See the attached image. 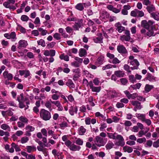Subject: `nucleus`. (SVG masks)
<instances>
[{
  "instance_id": "6e6d98bb",
  "label": "nucleus",
  "mask_w": 159,
  "mask_h": 159,
  "mask_svg": "<svg viewBox=\"0 0 159 159\" xmlns=\"http://www.w3.org/2000/svg\"><path fill=\"white\" fill-rule=\"evenodd\" d=\"M107 127V125L106 123H102L101 124V126L99 128V129L100 131H103L104 129Z\"/></svg>"
},
{
  "instance_id": "f03ea898",
  "label": "nucleus",
  "mask_w": 159,
  "mask_h": 159,
  "mask_svg": "<svg viewBox=\"0 0 159 159\" xmlns=\"http://www.w3.org/2000/svg\"><path fill=\"white\" fill-rule=\"evenodd\" d=\"M40 115L41 117L45 120H48L51 117L50 112L43 109H42L40 110Z\"/></svg>"
},
{
  "instance_id": "052dcab7",
  "label": "nucleus",
  "mask_w": 159,
  "mask_h": 159,
  "mask_svg": "<svg viewBox=\"0 0 159 159\" xmlns=\"http://www.w3.org/2000/svg\"><path fill=\"white\" fill-rule=\"evenodd\" d=\"M149 130L148 129L147 131L144 132L143 130H141L139 131L138 133V136L139 137H142L143 135H145L148 131Z\"/></svg>"
},
{
  "instance_id": "774afa93",
  "label": "nucleus",
  "mask_w": 159,
  "mask_h": 159,
  "mask_svg": "<svg viewBox=\"0 0 159 159\" xmlns=\"http://www.w3.org/2000/svg\"><path fill=\"white\" fill-rule=\"evenodd\" d=\"M153 146L156 148L159 147V139L157 141L154 142L153 144Z\"/></svg>"
},
{
  "instance_id": "0e129e2a",
  "label": "nucleus",
  "mask_w": 159,
  "mask_h": 159,
  "mask_svg": "<svg viewBox=\"0 0 159 159\" xmlns=\"http://www.w3.org/2000/svg\"><path fill=\"white\" fill-rule=\"evenodd\" d=\"M37 148L38 151L43 152L44 154H45V153H46V152L43 149V145L42 146H38Z\"/></svg>"
},
{
  "instance_id": "680f3d73",
  "label": "nucleus",
  "mask_w": 159,
  "mask_h": 159,
  "mask_svg": "<svg viewBox=\"0 0 159 159\" xmlns=\"http://www.w3.org/2000/svg\"><path fill=\"white\" fill-rule=\"evenodd\" d=\"M137 16L142 17L144 16V13L142 11L137 10Z\"/></svg>"
},
{
  "instance_id": "69168bd1",
  "label": "nucleus",
  "mask_w": 159,
  "mask_h": 159,
  "mask_svg": "<svg viewBox=\"0 0 159 159\" xmlns=\"http://www.w3.org/2000/svg\"><path fill=\"white\" fill-rule=\"evenodd\" d=\"M71 65L72 66L75 67H79L80 66V65L76 61L71 62Z\"/></svg>"
},
{
  "instance_id": "f8f14e48",
  "label": "nucleus",
  "mask_w": 159,
  "mask_h": 159,
  "mask_svg": "<svg viewBox=\"0 0 159 159\" xmlns=\"http://www.w3.org/2000/svg\"><path fill=\"white\" fill-rule=\"evenodd\" d=\"M117 50L120 54H125L127 53V51L125 48L122 45H118L117 47Z\"/></svg>"
},
{
  "instance_id": "09e8293b",
  "label": "nucleus",
  "mask_w": 159,
  "mask_h": 159,
  "mask_svg": "<svg viewBox=\"0 0 159 159\" xmlns=\"http://www.w3.org/2000/svg\"><path fill=\"white\" fill-rule=\"evenodd\" d=\"M11 147H13L16 152H19L20 151L19 146L14 143H12L11 144Z\"/></svg>"
},
{
  "instance_id": "ddd939ff",
  "label": "nucleus",
  "mask_w": 159,
  "mask_h": 159,
  "mask_svg": "<svg viewBox=\"0 0 159 159\" xmlns=\"http://www.w3.org/2000/svg\"><path fill=\"white\" fill-rule=\"evenodd\" d=\"M89 85L92 91L96 92H99L101 90L100 87H95L93 86L92 81H90L89 82Z\"/></svg>"
},
{
  "instance_id": "a19ab883",
  "label": "nucleus",
  "mask_w": 159,
  "mask_h": 159,
  "mask_svg": "<svg viewBox=\"0 0 159 159\" xmlns=\"http://www.w3.org/2000/svg\"><path fill=\"white\" fill-rule=\"evenodd\" d=\"M19 120L20 121L23 122L25 124H27L28 123L29 120L27 118L24 116H21L19 117Z\"/></svg>"
},
{
  "instance_id": "473e14b6",
  "label": "nucleus",
  "mask_w": 159,
  "mask_h": 159,
  "mask_svg": "<svg viewBox=\"0 0 159 159\" xmlns=\"http://www.w3.org/2000/svg\"><path fill=\"white\" fill-rule=\"evenodd\" d=\"M136 116L139 119L141 120L143 122L146 118L145 115L144 114L137 113Z\"/></svg>"
},
{
  "instance_id": "c85d7f7f",
  "label": "nucleus",
  "mask_w": 159,
  "mask_h": 159,
  "mask_svg": "<svg viewBox=\"0 0 159 159\" xmlns=\"http://www.w3.org/2000/svg\"><path fill=\"white\" fill-rule=\"evenodd\" d=\"M78 111L77 108L76 107H73L71 106L69 110V113L72 116L74 115V113H77Z\"/></svg>"
},
{
  "instance_id": "a211bd4d",
  "label": "nucleus",
  "mask_w": 159,
  "mask_h": 159,
  "mask_svg": "<svg viewBox=\"0 0 159 159\" xmlns=\"http://www.w3.org/2000/svg\"><path fill=\"white\" fill-rule=\"evenodd\" d=\"M52 103L54 104L58 108L57 110L59 111H62L63 108L61 105V103L59 101H52Z\"/></svg>"
},
{
  "instance_id": "1a4fd4ad",
  "label": "nucleus",
  "mask_w": 159,
  "mask_h": 159,
  "mask_svg": "<svg viewBox=\"0 0 159 159\" xmlns=\"http://www.w3.org/2000/svg\"><path fill=\"white\" fill-rule=\"evenodd\" d=\"M35 128L30 125L26 126L25 129L26 130L25 133V135L26 136H30L31 135L30 132L34 131L35 130Z\"/></svg>"
},
{
  "instance_id": "338daca9",
  "label": "nucleus",
  "mask_w": 159,
  "mask_h": 159,
  "mask_svg": "<svg viewBox=\"0 0 159 159\" xmlns=\"http://www.w3.org/2000/svg\"><path fill=\"white\" fill-rule=\"evenodd\" d=\"M136 140L137 142L141 143L143 142H145L146 141V139L145 138H143L138 139Z\"/></svg>"
},
{
  "instance_id": "aec40b11",
  "label": "nucleus",
  "mask_w": 159,
  "mask_h": 159,
  "mask_svg": "<svg viewBox=\"0 0 159 159\" xmlns=\"http://www.w3.org/2000/svg\"><path fill=\"white\" fill-rule=\"evenodd\" d=\"M109 14L106 11H103L101 14L100 18L101 19H106L108 18Z\"/></svg>"
},
{
  "instance_id": "4d7b16f0",
  "label": "nucleus",
  "mask_w": 159,
  "mask_h": 159,
  "mask_svg": "<svg viewBox=\"0 0 159 159\" xmlns=\"http://www.w3.org/2000/svg\"><path fill=\"white\" fill-rule=\"evenodd\" d=\"M129 80L132 83H134L136 81V79L134 75H131L129 76Z\"/></svg>"
},
{
  "instance_id": "e2e57ef3",
  "label": "nucleus",
  "mask_w": 159,
  "mask_h": 159,
  "mask_svg": "<svg viewBox=\"0 0 159 159\" xmlns=\"http://www.w3.org/2000/svg\"><path fill=\"white\" fill-rule=\"evenodd\" d=\"M112 67V65L110 64H108L105 65L102 67V69L103 70H105L111 68Z\"/></svg>"
},
{
  "instance_id": "6e6552de",
  "label": "nucleus",
  "mask_w": 159,
  "mask_h": 159,
  "mask_svg": "<svg viewBox=\"0 0 159 159\" xmlns=\"http://www.w3.org/2000/svg\"><path fill=\"white\" fill-rule=\"evenodd\" d=\"M4 35L8 39H11V41L13 42L15 41L16 39V34L14 32H12L10 34H5Z\"/></svg>"
},
{
  "instance_id": "6ab92c4d",
  "label": "nucleus",
  "mask_w": 159,
  "mask_h": 159,
  "mask_svg": "<svg viewBox=\"0 0 159 159\" xmlns=\"http://www.w3.org/2000/svg\"><path fill=\"white\" fill-rule=\"evenodd\" d=\"M115 25L116 28V30L119 33H121L125 30V28L121 26V24L120 22L116 23Z\"/></svg>"
},
{
  "instance_id": "ea45409f",
  "label": "nucleus",
  "mask_w": 159,
  "mask_h": 159,
  "mask_svg": "<svg viewBox=\"0 0 159 159\" xmlns=\"http://www.w3.org/2000/svg\"><path fill=\"white\" fill-rule=\"evenodd\" d=\"M75 8L77 10L82 11L84 9V7L82 3H79L77 4L75 6Z\"/></svg>"
},
{
  "instance_id": "3c124183",
  "label": "nucleus",
  "mask_w": 159,
  "mask_h": 159,
  "mask_svg": "<svg viewBox=\"0 0 159 159\" xmlns=\"http://www.w3.org/2000/svg\"><path fill=\"white\" fill-rule=\"evenodd\" d=\"M37 43L38 45H40L43 47L45 46L46 45L45 41L43 39H40V40H38L37 41Z\"/></svg>"
},
{
  "instance_id": "c03bdc74",
  "label": "nucleus",
  "mask_w": 159,
  "mask_h": 159,
  "mask_svg": "<svg viewBox=\"0 0 159 159\" xmlns=\"http://www.w3.org/2000/svg\"><path fill=\"white\" fill-rule=\"evenodd\" d=\"M104 57L103 56H101L97 59V63L99 64H102L103 63L104 60Z\"/></svg>"
},
{
  "instance_id": "2eb2a0df",
  "label": "nucleus",
  "mask_w": 159,
  "mask_h": 159,
  "mask_svg": "<svg viewBox=\"0 0 159 159\" xmlns=\"http://www.w3.org/2000/svg\"><path fill=\"white\" fill-rule=\"evenodd\" d=\"M145 80H148L151 82H156L157 81V78L150 73H148Z\"/></svg>"
},
{
  "instance_id": "de8ad7c7",
  "label": "nucleus",
  "mask_w": 159,
  "mask_h": 159,
  "mask_svg": "<svg viewBox=\"0 0 159 159\" xmlns=\"http://www.w3.org/2000/svg\"><path fill=\"white\" fill-rule=\"evenodd\" d=\"M53 37L57 40H59L61 39V35L58 33H55L53 35Z\"/></svg>"
},
{
  "instance_id": "c756f323",
  "label": "nucleus",
  "mask_w": 159,
  "mask_h": 159,
  "mask_svg": "<svg viewBox=\"0 0 159 159\" xmlns=\"http://www.w3.org/2000/svg\"><path fill=\"white\" fill-rule=\"evenodd\" d=\"M26 149L27 152L29 153H30L36 150V148L34 146H26Z\"/></svg>"
},
{
  "instance_id": "72a5a7b5",
  "label": "nucleus",
  "mask_w": 159,
  "mask_h": 159,
  "mask_svg": "<svg viewBox=\"0 0 159 159\" xmlns=\"http://www.w3.org/2000/svg\"><path fill=\"white\" fill-rule=\"evenodd\" d=\"M78 131L79 134L82 135L84 134L86 131V129L83 126H81L79 128Z\"/></svg>"
},
{
  "instance_id": "7ed1b4c3",
  "label": "nucleus",
  "mask_w": 159,
  "mask_h": 159,
  "mask_svg": "<svg viewBox=\"0 0 159 159\" xmlns=\"http://www.w3.org/2000/svg\"><path fill=\"white\" fill-rule=\"evenodd\" d=\"M154 29H142L141 30V32L142 34H144L145 36H148L149 37L151 36H154L155 34L153 31Z\"/></svg>"
},
{
  "instance_id": "5701e85b",
  "label": "nucleus",
  "mask_w": 159,
  "mask_h": 159,
  "mask_svg": "<svg viewBox=\"0 0 159 159\" xmlns=\"http://www.w3.org/2000/svg\"><path fill=\"white\" fill-rule=\"evenodd\" d=\"M103 37L102 34H100L97 37L93 39L95 43H102Z\"/></svg>"
},
{
  "instance_id": "39448f33",
  "label": "nucleus",
  "mask_w": 159,
  "mask_h": 159,
  "mask_svg": "<svg viewBox=\"0 0 159 159\" xmlns=\"http://www.w3.org/2000/svg\"><path fill=\"white\" fill-rule=\"evenodd\" d=\"M124 33L125 35H123L120 36V40L123 41H129L131 39L130 34L129 31L128 30H125Z\"/></svg>"
},
{
  "instance_id": "a878e982",
  "label": "nucleus",
  "mask_w": 159,
  "mask_h": 159,
  "mask_svg": "<svg viewBox=\"0 0 159 159\" xmlns=\"http://www.w3.org/2000/svg\"><path fill=\"white\" fill-rule=\"evenodd\" d=\"M151 16L156 20H159V13L157 11L152 13Z\"/></svg>"
},
{
  "instance_id": "58836bf2",
  "label": "nucleus",
  "mask_w": 159,
  "mask_h": 159,
  "mask_svg": "<svg viewBox=\"0 0 159 159\" xmlns=\"http://www.w3.org/2000/svg\"><path fill=\"white\" fill-rule=\"evenodd\" d=\"M1 128L5 130H7L9 131H10L11 128L10 126L7 124H3L1 125Z\"/></svg>"
},
{
  "instance_id": "20e7f679",
  "label": "nucleus",
  "mask_w": 159,
  "mask_h": 159,
  "mask_svg": "<svg viewBox=\"0 0 159 159\" xmlns=\"http://www.w3.org/2000/svg\"><path fill=\"white\" fill-rule=\"evenodd\" d=\"M95 144L98 147H100L104 146L106 143V141H105L104 139L98 136L96 137L94 141Z\"/></svg>"
},
{
  "instance_id": "c9c22d12",
  "label": "nucleus",
  "mask_w": 159,
  "mask_h": 159,
  "mask_svg": "<svg viewBox=\"0 0 159 159\" xmlns=\"http://www.w3.org/2000/svg\"><path fill=\"white\" fill-rule=\"evenodd\" d=\"M146 8L148 11L149 13H150V14L152 13H153V12L155 10V8L153 5H151L148 6Z\"/></svg>"
},
{
  "instance_id": "2f4dec72",
  "label": "nucleus",
  "mask_w": 159,
  "mask_h": 159,
  "mask_svg": "<svg viewBox=\"0 0 159 159\" xmlns=\"http://www.w3.org/2000/svg\"><path fill=\"white\" fill-rule=\"evenodd\" d=\"M123 150L125 152H127L129 153H131L133 151V149L131 147L127 146L123 148Z\"/></svg>"
},
{
  "instance_id": "b1692460",
  "label": "nucleus",
  "mask_w": 159,
  "mask_h": 159,
  "mask_svg": "<svg viewBox=\"0 0 159 159\" xmlns=\"http://www.w3.org/2000/svg\"><path fill=\"white\" fill-rule=\"evenodd\" d=\"M107 95L109 98H112L116 97L117 94L115 91H110L107 93Z\"/></svg>"
},
{
  "instance_id": "4c0bfd02",
  "label": "nucleus",
  "mask_w": 159,
  "mask_h": 159,
  "mask_svg": "<svg viewBox=\"0 0 159 159\" xmlns=\"http://www.w3.org/2000/svg\"><path fill=\"white\" fill-rule=\"evenodd\" d=\"M128 62L130 63V64L134 66L138 67L139 65V63L137 60L134 59L133 60L129 62V61H128Z\"/></svg>"
},
{
  "instance_id": "9b49d317",
  "label": "nucleus",
  "mask_w": 159,
  "mask_h": 159,
  "mask_svg": "<svg viewBox=\"0 0 159 159\" xmlns=\"http://www.w3.org/2000/svg\"><path fill=\"white\" fill-rule=\"evenodd\" d=\"M27 42L25 40H21L18 42L17 48L20 49L22 48H25L28 45Z\"/></svg>"
},
{
  "instance_id": "79ce46f5",
  "label": "nucleus",
  "mask_w": 159,
  "mask_h": 159,
  "mask_svg": "<svg viewBox=\"0 0 159 159\" xmlns=\"http://www.w3.org/2000/svg\"><path fill=\"white\" fill-rule=\"evenodd\" d=\"M17 100L19 102H25V100H27V98H24L23 94L21 93L20 95L17 97Z\"/></svg>"
},
{
  "instance_id": "5fc2aeb1",
  "label": "nucleus",
  "mask_w": 159,
  "mask_h": 159,
  "mask_svg": "<svg viewBox=\"0 0 159 159\" xmlns=\"http://www.w3.org/2000/svg\"><path fill=\"white\" fill-rule=\"evenodd\" d=\"M11 117L9 121L10 122H12L14 121H17L18 119V116L15 115H13L11 116Z\"/></svg>"
},
{
  "instance_id": "8fccbe9b",
  "label": "nucleus",
  "mask_w": 159,
  "mask_h": 159,
  "mask_svg": "<svg viewBox=\"0 0 159 159\" xmlns=\"http://www.w3.org/2000/svg\"><path fill=\"white\" fill-rule=\"evenodd\" d=\"M29 140L28 137L26 136L22 137L20 140V142L22 143H27Z\"/></svg>"
},
{
  "instance_id": "f257e3e1",
  "label": "nucleus",
  "mask_w": 159,
  "mask_h": 159,
  "mask_svg": "<svg viewBox=\"0 0 159 159\" xmlns=\"http://www.w3.org/2000/svg\"><path fill=\"white\" fill-rule=\"evenodd\" d=\"M154 23V21L152 20H149L147 22L145 20H142L141 22L142 26L144 27L145 29H154V30H157V28H156L155 25L153 24Z\"/></svg>"
},
{
  "instance_id": "4468645a",
  "label": "nucleus",
  "mask_w": 159,
  "mask_h": 159,
  "mask_svg": "<svg viewBox=\"0 0 159 159\" xmlns=\"http://www.w3.org/2000/svg\"><path fill=\"white\" fill-rule=\"evenodd\" d=\"M3 77L5 79H7L8 80H11L13 79V75L9 73L7 71H5L3 73Z\"/></svg>"
},
{
  "instance_id": "13d9d810",
  "label": "nucleus",
  "mask_w": 159,
  "mask_h": 159,
  "mask_svg": "<svg viewBox=\"0 0 159 159\" xmlns=\"http://www.w3.org/2000/svg\"><path fill=\"white\" fill-rule=\"evenodd\" d=\"M25 124L21 121H19L17 122L18 126L20 128H23L24 127Z\"/></svg>"
},
{
  "instance_id": "412c9836",
  "label": "nucleus",
  "mask_w": 159,
  "mask_h": 159,
  "mask_svg": "<svg viewBox=\"0 0 159 159\" xmlns=\"http://www.w3.org/2000/svg\"><path fill=\"white\" fill-rule=\"evenodd\" d=\"M70 150L73 151H79L81 149V147L72 143L70 147Z\"/></svg>"
},
{
  "instance_id": "9d476101",
  "label": "nucleus",
  "mask_w": 159,
  "mask_h": 159,
  "mask_svg": "<svg viewBox=\"0 0 159 159\" xmlns=\"http://www.w3.org/2000/svg\"><path fill=\"white\" fill-rule=\"evenodd\" d=\"M73 71L74 73L73 80L75 81L80 76V70L79 68L75 69L73 70Z\"/></svg>"
},
{
  "instance_id": "bb28decb",
  "label": "nucleus",
  "mask_w": 159,
  "mask_h": 159,
  "mask_svg": "<svg viewBox=\"0 0 159 159\" xmlns=\"http://www.w3.org/2000/svg\"><path fill=\"white\" fill-rule=\"evenodd\" d=\"M58 32L64 38H68L69 37V35L66 34L64 30L63 29L60 28L58 29Z\"/></svg>"
},
{
  "instance_id": "37998d69",
  "label": "nucleus",
  "mask_w": 159,
  "mask_h": 159,
  "mask_svg": "<svg viewBox=\"0 0 159 159\" xmlns=\"http://www.w3.org/2000/svg\"><path fill=\"white\" fill-rule=\"evenodd\" d=\"M153 88V85L147 84L145 85L144 89L146 92H148Z\"/></svg>"
},
{
  "instance_id": "864d4df0",
  "label": "nucleus",
  "mask_w": 159,
  "mask_h": 159,
  "mask_svg": "<svg viewBox=\"0 0 159 159\" xmlns=\"http://www.w3.org/2000/svg\"><path fill=\"white\" fill-rule=\"evenodd\" d=\"M20 19L22 21L27 22L29 20V18L26 15H23L21 16Z\"/></svg>"
},
{
  "instance_id": "423d86ee",
  "label": "nucleus",
  "mask_w": 159,
  "mask_h": 159,
  "mask_svg": "<svg viewBox=\"0 0 159 159\" xmlns=\"http://www.w3.org/2000/svg\"><path fill=\"white\" fill-rule=\"evenodd\" d=\"M121 5H118L117 6V8L114 7L113 6L111 5H109L107 6V8L110 11H112L113 12L117 13L119 12L121 8Z\"/></svg>"
},
{
  "instance_id": "dca6fc26",
  "label": "nucleus",
  "mask_w": 159,
  "mask_h": 159,
  "mask_svg": "<svg viewBox=\"0 0 159 159\" xmlns=\"http://www.w3.org/2000/svg\"><path fill=\"white\" fill-rule=\"evenodd\" d=\"M3 5L6 8H9L11 10H14L16 9L15 7L11 5L7 1L3 3Z\"/></svg>"
},
{
  "instance_id": "393cba45",
  "label": "nucleus",
  "mask_w": 159,
  "mask_h": 159,
  "mask_svg": "<svg viewBox=\"0 0 159 159\" xmlns=\"http://www.w3.org/2000/svg\"><path fill=\"white\" fill-rule=\"evenodd\" d=\"M107 134L109 138L113 140H116L117 139V135H119L116 132L114 133H107Z\"/></svg>"
},
{
  "instance_id": "f3484780",
  "label": "nucleus",
  "mask_w": 159,
  "mask_h": 159,
  "mask_svg": "<svg viewBox=\"0 0 159 159\" xmlns=\"http://www.w3.org/2000/svg\"><path fill=\"white\" fill-rule=\"evenodd\" d=\"M83 20L82 19L79 20L77 22H75L73 28L76 30H78L83 25Z\"/></svg>"
},
{
  "instance_id": "f704fd0d",
  "label": "nucleus",
  "mask_w": 159,
  "mask_h": 159,
  "mask_svg": "<svg viewBox=\"0 0 159 159\" xmlns=\"http://www.w3.org/2000/svg\"><path fill=\"white\" fill-rule=\"evenodd\" d=\"M114 146V144L113 142L109 141L105 146V147L107 150H109L112 148Z\"/></svg>"
},
{
  "instance_id": "0eeeda50",
  "label": "nucleus",
  "mask_w": 159,
  "mask_h": 159,
  "mask_svg": "<svg viewBox=\"0 0 159 159\" xmlns=\"http://www.w3.org/2000/svg\"><path fill=\"white\" fill-rule=\"evenodd\" d=\"M118 141H116L115 143V145L118 146H123L125 144L124 139L123 137L120 135H117V139Z\"/></svg>"
},
{
  "instance_id": "603ef678",
  "label": "nucleus",
  "mask_w": 159,
  "mask_h": 159,
  "mask_svg": "<svg viewBox=\"0 0 159 159\" xmlns=\"http://www.w3.org/2000/svg\"><path fill=\"white\" fill-rule=\"evenodd\" d=\"M75 143L79 145H82L83 143V141L80 138H78L75 140Z\"/></svg>"
},
{
  "instance_id": "e433bc0d",
  "label": "nucleus",
  "mask_w": 159,
  "mask_h": 159,
  "mask_svg": "<svg viewBox=\"0 0 159 159\" xmlns=\"http://www.w3.org/2000/svg\"><path fill=\"white\" fill-rule=\"evenodd\" d=\"M115 75L119 77H121L124 76V73L123 71L121 70H117L115 72Z\"/></svg>"
},
{
  "instance_id": "7c9ffc66",
  "label": "nucleus",
  "mask_w": 159,
  "mask_h": 159,
  "mask_svg": "<svg viewBox=\"0 0 159 159\" xmlns=\"http://www.w3.org/2000/svg\"><path fill=\"white\" fill-rule=\"evenodd\" d=\"M87 53L85 49L83 48H81L80 49L79 55L80 57H82L85 56L87 55Z\"/></svg>"
},
{
  "instance_id": "4be33fe9",
  "label": "nucleus",
  "mask_w": 159,
  "mask_h": 159,
  "mask_svg": "<svg viewBox=\"0 0 159 159\" xmlns=\"http://www.w3.org/2000/svg\"><path fill=\"white\" fill-rule=\"evenodd\" d=\"M131 102L132 105L135 106L136 108L138 109H140L142 107L140 103L137 101H131Z\"/></svg>"
},
{
  "instance_id": "a18cd8bd",
  "label": "nucleus",
  "mask_w": 159,
  "mask_h": 159,
  "mask_svg": "<svg viewBox=\"0 0 159 159\" xmlns=\"http://www.w3.org/2000/svg\"><path fill=\"white\" fill-rule=\"evenodd\" d=\"M38 30L40 32L41 34L43 36L45 35L48 33V32L47 30L43 29L42 28H39Z\"/></svg>"
},
{
  "instance_id": "bf43d9fd",
  "label": "nucleus",
  "mask_w": 159,
  "mask_h": 159,
  "mask_svg": "<svg viewBox=\"0 0 159 159\" xmlns=\"http://www.w3.org/2000/svg\"><path fill=\"white\" fill-rule=\"evenodd\" d=\"M51 102H49V101H47L46 103H45V106L48 108L49 110L51 111L52 109L51 108Z\"/></svg>"
},
{
  "instance_id": "49530a36",
  "label": "nucleus",
  "mask_w": 159,
  "mask_h": 159,
  "mask_svg": "<svg viewBox=\"0 0 159 159\" xmlns=\"http://www.w3.org/2000/svg\"><path fill=\"white\" fill-rule=\"evenodd\" d=\"M59 58L61 60H64L66 61H69V57L68 56L64 55L63 54H61L59 56Z\"/></svg>"
},
{
  "instance_id": "cd10ccee",
  "label": "nucleus",
  "mask_w": 159,
  "mask_h": 159,
  "mask_svg": "<svg viewBox=\"0 0 159 159\" xmlns=\"http://www.w3.org/2000/svg\"><path fill=\"white\" fill-rule=\"evenodd\" d=\"M66 84L70 88H74L75 87V84L70 79L68 80L66 83Z\"/></svg>"
}]
</instances>
